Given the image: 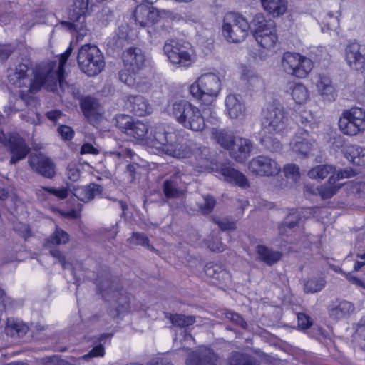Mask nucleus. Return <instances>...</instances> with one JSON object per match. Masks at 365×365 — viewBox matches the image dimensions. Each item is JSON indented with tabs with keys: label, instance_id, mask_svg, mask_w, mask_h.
<instances>
[{
	"label": "nucleus",
	"instance_id": "obj_1",
	"mask_svg": "<svg viewBox=\"0 0 365 365\" xmlns=\"http://www.w3.org/2000/svg\"><path fill=\"white\" fill-rule=\"evenodd\" d=\"M72 53L68 47L61 55L58 64L51 61L33 68L29 63H18L8 69V80L11 84L20 88L19 98H10L8 106L4 107L7 115L15 113L23 109L24 106L30 105L35 99L32 94L39 91L43 86L48 91H56L59 86L63 91L74 93L73 86L64 81L63 66Z\"/></svg>",
	"mask_w": 365,
	"mask_h": 365
},
{
	"label": "nucleus",
	"instance_id": "obj_2",
	"mask_svg": "<svg viewBox=\"0 0 365 365\" xmlns=\"http://www.w3.org/2000/svg\"><path fill=\"white\" fill-rule=\"evenodd\" d=\"M288 113L279 103L267 104L262 110L261 143L271 152H278L282 148L280 141L274 135H282L289 126Z\"/></svg>",
	"mask_w": 365,
	"mask_h": 365
},
{
	"label": "nucleus",
	"instance_id": "obj_3",
	"mask_svg": "<svg viewBox=\"0 0 365 365\" xmlns=\"http://www.w3.org/2000/svg\"><path fill=\"white\" fill-rule=\"evenodd\" d=\"M149 146L158 153H165L177 158L187 156L189 150L182 144V137L172 128L163 123H155L150 127Z\"/></svg>",
	"mask_w": 365,
	"mask_h": 365
},
{
	"label": "nucleus",
	"instance_id": "obj_4",
	"mask_svg": "<svg viewBox=\"0 0 365 365\" xmlns=\"http://www.w3.org/2000/svg\"><path fill=\"white\" fill-rule=\"evenodd\" d=\"M171 113L177 122L186 129L200 132L205 128L201 110L187 101L174 102L171 107Z\"/></svg>",
	"mask_w": 365,
	"mask_h": 365
},
{
	"label": "nucleus",
	"instance_id": "obj_5",
	"mask_svg": "<svg viewBox=\"0 0 365 365\" xmlns=\"http://www.w3.org/2000/svg\"><path fill=\"white\" fill-rule=\"evenodd\" d=\"M222 88L221 78L215 73L201 75L189 88L192 96L205 105H210L219 96Z\"/></svg>",
	"mask_w": 365,
	"mask_h": 365
},
{
	"label": "nucleus",
	"instance_id": "obj_6",
	"mask_svg": "<svg viewBox=\"0 0 365 365\" xmlns=\"http://www.w3.org/2000/svg\"><path fill=\"white\" fill-rule=\"evenodd\" d=\"M252 23V33L257 43L266 50L274 48L278 42L274 22L265 19L262 14H257Z\"/></svg>",
	"mask_w": 365,
	"mask_h": 365
},
{
	"label": "nucleus",
	"instance_id": "obj_7",
	"mask_svg": "<svg viewBox=\"0 0 365 365\" xmlns=\"http://www.w3.org/2000/svg\"><path fill=\"white\" fill-rule=\"evenodd\" d=\"M250 25L240 14H227L223 20L222 34L225 39L233 43L242 42L248 36Z\"/></svg>",
	"mask_w": 365,
	"mask_h": 365
},
{
	"label": "nucleus",
	"instance_id": "obj_8",
	"mask_svg": "<svg viewBox=\"0 0 365 365\" xmlns=\"http://www.w3.org/2000/svg\"><path fill=\"white\" fill-rule=\"evenodd\" d=\"M77 61L81 71L89 76L98 74L105 66L103 53L93 44H85L80 48Z\"/></svg>",
	"mask_w": 365,
	"mask_h": 365
},
{
	"label": "nucleus",
	"instance_id": "obj_9",
	"mask_svg": "<svg viewBox=\"0 0 365 365\" xmlns=\"http://www.w3.org/2000/svg\"><path fill=\"white\" fill-rule=\"evenodd\" d=\"M89 0H73V8L69 12V21H63L62 25L77 34V38L88 35L90 29L87 26L86 16L89 14Z\"/></svg>",
	"mask_w": 365,
	"mask_h": 365
},
{
	"label": "nucleus",
	"instance_id": "obj_10",
	"mask_svg": "<svg viewBox=\"0 0 365 365\" xmlns=\"http://www.w3.org/2000/svg\"><path fill=\"white\" fill-rule=\"evenodd\" d=\"M2 120L3 116L0 114V124ZM0 143L9 151L11 164H15L24 159L30 152V148L18 133H10L6 135L0 129Z\"/></svg>",
	"mask_w": 365,
	"mask_h": 365
},
{
	"label": "nucleus",
	"instance_id": "obj_11",
	"mask_svg": "<svg viewBox=\"0 0 365 365\" xmlns=\"http://www.w3.org/2000/svg\"><path fill=\"white\" fill-rule=\"evenodd\" d=\"M339 127L343 133L349 135L365 130V110L355 107L344 111L339 120Z\"/></svg>",
	"mask_w": 365,
	"mask_h": 365
},
{
	"label": "nucleus",
	"instance_id": "obj_12",
	"mask_svg": "<svg viewBox=\"0 0 365 365\" xmlns=\"http://www.w3.org/2000/svg\"><path fill=\"white\" fill-rule=\"evenodd\" d=\"M163 51L169 61L174 65L188 67L192 62V49L189 43L170 41L165 43Z\"/></svg>",
	"mask_w": 365,
	"mask_h": 365
},
{
	"label": "nucleus",
	"instance_id": "obj_13",
	"mask_svg": "<svg viewBox=\"0 0 365 365\" xmlns=\"http://www.w3.org/2000/svg\"><path fill=\"white\" fill-rule=\"evenodd\" d=\"M27 163L31 171L47 179L56 175V164L48 156L42 153H31Z\"/></svg>",
	"mask_w": 365,
	"mask_h": 365
},
{
	"label": "nucleus",
	"instance_id": "obj_14",
	"mask_svg": "<svg viewBox=\"0 0 365 365\" xmlns=\"http://www.w3.org/2000/svg\"><path fill=\"white\" fill-rule=\"evenodd\" d=\"M159 16L174 19L178 17V15L170 11H158L153 7L147 5H140L137 6L135 11V22L142 27L150 26L154 24Z\"/></svg>",
	"mask_w": 365,
	"mask_h": 365
},
{
	"label": "nucleus",
	"instance_id": "obj_15",
	"mask_svg": "<svg viewBox=\"0 0 365 365\" xmlns=\"http://www.w3.org/2000/svg\"><path fill=\"white\" fill-rule=\"evenodd\" d=\"M248 168L250 171L259 176H272L279 173L281 170L277 162L266 155H259L252 158Z\"/></svg>",
	"mask_w": 365,
	"mask_h": 365
},
{
	"label": "nucleus",
	"instance_id": "obj_16",
	"mask_svg": "<svg viewBox=\"0 0 365 365\" xmlns=\"http://www.w3.org/2000/svg\"><path fill=\"white\" fill-rule=\"evenodd\" d=\"M345 58L348 65L359 70L365 66V45L357 42L349 43L345 48Z\"/></svg>",
	"mask_w": 365,
	"mask_h": 365
},
{
	"label": "nucleus",
	"instance_id": "obj_17",
	"mask_svg": "<svg viewBox=\"0 0 365 365\" xmlns=\"http://www.w3.org/2000/svg\"><path fill=\"white\" fill-rule=\"evenodd\" d=\"M122 60L125 68L133 73H137L144 67L145 56L140 48L130 47L123 51Z\"/></svg>",
	"mask_w": 365,
	"mask_h": 365
},
{
	"label": "nucleus",
	"instance_id": "obj_18",
	"mask_svg": "<svg viewBox=\"0 0 365 365\" xmlns=\"http://www.w3.org/2000/svg\"><path fill=\"white\" fill-rule=\"evenodd\" d=\"M313 144L314 140L310 138L307 129H299L290 142V146L293 152L304 157L309 155Z\"/></svg>",
	"mask_w": 365,
	"mask_h": 365
},
{
	"label": "nucleus",
	"instance_id": "obj_19",
	"mask_svg": "<svg viewBox=\"0 0 365 365\" xmlns=\"http://www.w3.org/2000/svg\"><path fill=\"white\" fill-rule=\"evenodd\" d=\"M187 365H220V360L214 351L202 347L193 351L187 359Z\"/></svg>",
	"mask_w": 365,
	"mask_h": 365
},
{
	"label": "nucleus",
	"instance_id": "obj_20",
	"mask_svg": "<svg viewBox=\"0 0 365 365\" xmlns=\"http://www.w3.org/2000/svg\"><path fill=\"white\" fill-rule=\"evenodd\" d=\"M253 148L250 140L242 137H236L232 148L229 150L230 156L236 161L242 162L250 155Z\"/></svg>",
	"mask_w": 365,
	"mask_h": 365
},
{
	"label": "nucleus",
	"instance_id": "obj_21",
	"mask_svg": "<svg viewBox=\"0 0 365 365\" xmlns=\"http://www.w3.org/2000/svg\"><path fill=\"white\" fill-rule=\"evenodd\" d=\"M163 190L167 198H178L184 195L185 186L181 179V175L178 173L163 182Z\"/></svg>",
	"mask_w": 365,
	"mask_h": 365
},
{
	"label": "nucleus",
	"instance_id": "obj_22",
	"mask_svg": "<svg viewBox=\"0 0 365 365\" xmlns=\"http://www.w3.org/2000/svg\"><path fill=\"white\" fill-rule=\"evenodd\" d=\"M226 114L232 119H239L245 115V106L240 96L230 93L225 100Z\"/></svg>",
	"mask_w": 365,
	"mask_h": 365
},
{
	"label": "nucleus",
	"instance_id": "obj_23",
	"mask_svg": "<svg viewBox=\"0 0 365 365\" xmlns=\"http://www.w3.org/2000/svg\"><path fill=\"white\" fill-rule=\"evenodd\" d=\"M128 26H120L113 35L106 41L107 49L109 52L119 51L128 43Z\"/></svg>",
	"mask_w": 365,
	"mask_h": 365
},
{
	"label": "nucleus",
	"instance_id": "obj_24",
	"mask_svg": "<svg viewBox=\"0 0 365 365\" xmlns=\"http://www.w3.org/2000/svg\"><path fill=\"white\" fill-rule=\"evenodd\" d=\"M126 106L132 113L138 116H144L152 113V107L142 96H129L127 97Z\"/></svg>",
	"mask_w": 365,
	"mask_h": 365
},
{
	"label": "nucleus",
	"instance_id": "obj_25",
	"mask_svg": "<svg viewBox=\"0 0 365 365\" xmlns=\"http://www.w3.org/2000/svg\"><path fill=\"white\" fill-rule=\"evenodd\" d=\"M102 187L96 183H90L87 186L75 187L73 195L79 200L87 202L92 200L96 196L101 194Z\"/></svg>",
	"mask_w": 365,
	"mask_h": 365
},
{
	"label": "nucleus",
	"instance_id": "obj_26",
	"mask_svg": "<svg viewBox=\"0 0 365 365\" xmlns=\"http://www.w3.org/2000/svg\"><path fill=\"white\" fill-rule=\"evenodd\" d=\"M354 311V304L346 300L333 303L329 310V317L335 320H339L349 316Z\"/></svg>",
	"mask_w": 365,
	"mask_h": 365
},
{
	"label": "nucleus",
	"instance_id": "obj_27",
	"mask_svg": "<svg viewBox=\"0 0 365 365\" xmlns=\"http://www.w3.org/2000/svg\"><path fill=\"white\" fill-rule=\"evenodd\" d=\"M81 108L85 116L91 121L98 120L101 114V108L98 102L89 96L81 101Z\"/></svg>",
	"mask_w": 365,
	"mask_h": 365
},
{
	"label": "nucleus",
	"instance_id": "obj_28",
	"mask_svg": "<svg viewBox=\"0 0 365 365\" xmlns=\"http://www.w3.org/2000/svg\"><path fill=\"white\" fill-rule=\"evenodd\" d=\"M318 93L325 99L331 101L334 99L335 90L329 77L319 75L316 81Z\"/></svg>",
	"mask_w": 365,
	"mask_h": 365
},
{
	"label": "nucleus",
	"instance_id": "obj_29",
	"mask_svg": "<svg viewBox=\"0 0 365 365\" xmlns=\"http://www.w3.org/2000/svg\"><path fill=\"white\" fill-rule=\"evenodd\" d=\"M262 8L273 17L283 15L287 9V0H260Z\"/></svg>",
	"mask_w": 365,
	"mask_h": 365
},
{
	"label": "nucleus",
	"instance_id": "obj_30",
	"mask_svg": "<svg viewBox=\"0 0 365 365\" xmlns=\"http://www.w3.org/2000/svg\"><path fill=\"white\" fill-rule=\"evenodd\" d=\"M220 173L225 178V180L229 182L234 183L240 187H246L248 185L247 178L237 170L225 166L221 168Z\"/></svg>",
	"mask_w": 365,
	"mask_h": 365
},
{
	"label": "nucleus",
	"instance_id": "obj_31",
	"mask_svg": "<svg viewBox=\"0 0 365 365\" xmlns=\"http://www.w3.org/2000/svg\"><path fill=\"white\" fill-rule=\"evenodd\" d=\"M257 259L267 265H272L278 262L282 257V253L274 251L264 245H257L256 247Z\"/></svg>",
	"mask_w": 365,
	"mask_h": 365
},
{
	"label": "nucleus",
	"instance_id": "obj_32",
	"mask_svg": "<svg viewBox=\"0 0 365 365\" xmlns=\"http://www.w3.org/2000/svg\"><path fill=\"white\" fill-rule=\"evenodd\" d=\"M211 135L217 143L227 150L232 148V145L236 138L225 129L213 128Z\"/></svg>",
	"mask_w": 365,
	"mask_h": 365
},
{
	"label": "nucleus",
	"instance_id": "obj_33",
	"mask_svg": "<svg viewBox=\"0 0 365 365\" xmlns=\"http://www.w3.org/2000/svg\"><path fill=\"white\" fill-rule=\"evenodd\" d=\"M289 91L293 100L298 104L305 103L309 98V92L307 87L301 83L289 84Z\"/></svg>",
	"mask_w": 365,
	"mask_h": 365
},
{
	"label": "nucleus",
	"instance_id": "obj_34",
	"mask_svg": "<svg viewBox=\"0 0 365 365\" xmlns=\"http://www.w3.org/2000/svg\"><path fill=\"white\" fill-rule=\"evenodd\" d=\"M205 274L210 277L217 279L220 282L226 283L230 279V274L219 264L208 262L205 267Z\"/></svg>",
	"mask_w": 365,
	"mask_h": 365
},
{
	"label": "nucleus",
	"instance_id": "obj_35",
	"mask_svg": "<svg viewBox=\"0 0 365 365\" xmlns=\"http://www.w3.org/2000/svg\"><path fill=\"white\" fill-rule=\"evenodd\" d=\"M99 290L102 297L108 301L113 298L118 302L119 296L122 294L121 290L118 289L117 284L111 282L109 279L101 282Z\"/></svg>",
	"mask_w": 365,
	"mask_h": 365
},
{
	"label": "nucleus",
	"instance_id": "obj_36",
	"mask_svg": "<svg viewBox=\"0 0 365 365\" xmlns=\"http://www.w3.org/2000/svg\"><path fill=\"white\" fill-rule=\"evenodd\" d=\"M312 68L313 62L312 60L301 55L300 61L297 62L296 66H294V69H292L293 71L290 73V76L299 78H304L309 73Z\"/></svg>",
	"mask_w": 365,
	"mask_h": 365
},
{
	"label": "nucleus",
	"instance_id": "obj_37",
	"mask_svg": "<svg viewBox=\"0 0 365 365\" xmlns=\"http://www.w3.org/2000/svg\"><path fill=\"white\" fill-rule=\"evenodd\" d=\"M345 156L355 165H365L364 148L358 145H349L346 148Z\"/></svg>",
	"mask_w": 365,
	"mask_h": 365
},
{
	"label": "nucleus",
	"instance_id": "obj_38",
	"mask_svg": "<svg viewBox=\"0 0 365 365\" xmlns=\"http://www.w3.org/2000/svg\"><path fill=\"white\" fill-rule=\"evenodd\" d=\"M28 327L22 322L14 320L9 319L5 327V332L7 335L12 337H21L26 334Z\"/></svg>",
	"mask_w": 365,
	"mask_h": 365
},
{
	"label": "nucleus",
	"instance_id": "obj_39",
	"mask_svg": "<svg viewBox=\"0 0 365 365\" xmlns=\"http://www.w3.org/2000/svg\"><path fill=\"white\" fill-rule=\"evenodd\" d=\"M165 317L170 320L173 326L178 327H187L195 322V317L186 316L182 314L165 313Z\"/></svg>",
	"mask_w": 365,
	"mask_h": 365
},
{
	"label": "nucleus",
	"instance_id": "obj_40",
	"mask_svg": "<svg viewBox=\"0 0 365 365\" xmlns=\"http://www.w3.org/2000/svg\"><path fill=\"white\" fill-rule=\"evenodd\" d=\"M301 55L297 53L286 52L283 54L281 59V66L284 72L287 74L290 75L294 69V66H296L297 62L300 61Z\"/></svg>",
	"mask_w": 365,
	"mask_h": 365
},
{
	"label": "nucleus",
	"instance_id": "obj_41",
	"mask_svg": "<svg viewBox=\"0 0 365 365\" xmlns=\"http://www.w3.org/2000/svg\"><path fill=\"white\" fill-rule=\"evenodd\" d=\"M335 172V168L331 165H319L312 168L309 170L307 175L311 179L322 180L330 173Z\"/></svg>",
	"mask_w": 365,
	"mask_h": 365
},
{
	"label": "nucleus",
	"instance_id": "obj_42",
	"mask_svg": "<svg viewBox=\"0 0 365 365\" xmlns=\"http://www.w3.org/2000/svg\"><path fill=\"white\" fill-rule=\"evenodd\" d=\"M68 241V234L62 229L57 227L53 233L46 239L45 245L50 247L51 245H65Z\"/></svg>",
	"mask_w": 365,
	"mask_h": 365
},
{
	"label": "nucleus",
	"instance_id": "obj_43",
	"mask_svg": "<svg viewBox=\"0 0 365 365\" xmlns=\"http://www.w3.org/2000/svg\"><path fill=\"white\" fill-rule=\"evenodd\" d=\"M195 158L198 161L200 171L209 168L212 161V155L210 148L207 147H200L195 151Z\"/></svg>",
	"mask_w": 365,
	"mask_h": 365
},
{
	"label": "nucleus",
	"instance_id": "obj_44",
	"mask_svg": "<svg viewBox=\"0 0 365 365\" xmlns=\"http://www.w3.org/2000/svg\"><path fill=\"white\" fill-rule=\"evenodd\" d=\"M326 281L322 277H313L304 283V291L306 293H315L321 291L325 286Z\"/></svg>",
	"mask_w": 365,
	"mask_h": 365
},
{
	"label": "nucleus",
	"instance_id": "obj_45",
	"mask_svg": "<svg viewBox=\"0 0 365 365\" xmlns=\"http://www.w3.org/2000/svg\"><path fill=\"white\" fill-rule=\"evenodd\" d=\"M148 126L140 122H133L130 128L127 131V135L134 138L136 140H143L148 134Z\"/></svg>",
	"mask_w": 365,
	"mask_h": 365
},
{
	"label": "nucleus",
	"instance_id": "obj_46",
	"mask_svg": "<svg viewBox=\"0 0 365 365\" xmlns=\"http://www.w3.org/2000/svg\"><path fill=\"white\" fill-rule=\"evenodd\" d=\"M335 181V178L332 176L329 179V182L318 187L317 190L319 195L323 199H329L334 196L339 189L341 187L340 185H331Z\"/></svg>",
	"mask_w": 365,
	"mask_h": 365
},
{
	"label": "nucleus",
	"instance_id": "obj_47",
	"mask_svg": "<svg viewBox=\"0 0 365 365\" xmlns=\"http://www.w3.org/2000/svg\"><path fill=\"white\" fill-rule=\"evenodd\" d=\"M242 76L244 80L247 81L249 86L254 90H258L263 87L262 80L252 71L247 68L243 69Z\"/></svg>",
	"mask_w": 365,
	"mask_h": 365
},
{
	"label": "nucleus",
	"instance_id": "obj_48",
	"mask_svg": "<svg viewBox=\"0 0 365 365\" xmlns=\"http://www.w3.org/2000/svg\"><path fill=\"white\" fill-rule=\"evenodd\" d=\"M229 364L230 365H258L256 361H253L247 355H244L239 352H233L229 358Z\"/></svg>",
	"mask_w": 365,
	"mask_h": 365
},
{
	"label": "nucleus",
	"instance_id": "obj_49",
	"mask_svg": "<svg viewBox=\"0 0 365 365\" xmlns=\"http://www.w3.org/2000/svg\"><path fill=\"white\" fill-rule=\"evenodd\" d=\"M0 304L2 305V308H0V311H3L6 308H16L21 306L22 302L21 301H16L12 299L10 297L7 296L5 291L0 288Z\"/></svg>",
	"mask_w": 365,
	"mask_h": 365
},
{
	"label": "nucleus",
	"instance_id": "obj_50",
	"mask_svg": "<svg viewBox=\"0 0 365 365\" xmlns=\"http://www.w3.org/2000/svg\"><path fill=\"white\" fill-rule=\"evenodd\" d=\"M135 73L125 68L119 72V79L129 87H135L137 86Z\"/></svg>",
	"mask_w": 365,
	"mask_h": 365
},
{
	"label": "nucleus",
	"instance_id": "obj_51",
	"mask_svg": "<svg viewBox=\"0 0 365 365\" xmlns=\"http://www.w3.org/2000/svg\"><path fill=\"white\" fill-rule=\"evenodd\" d=\"M215 203L216 201L212 196L207 195L203 197L202 202H197V205L203 214H209L212 211Z\"/></svg>",
	"mask_w": 365,
	"mask_h": 365
},
{
	"label": "nucleus",
	"instance_id": "obj_52",
	"mask_svg": "<svg viewBox=\"0 0 365 365\" xmlns=\"http://www.w3.org/2000/svg\"><path fill=\"white\" fill-rule=\"evenodd\" d=\"M283 170L285 176L294 182L297 181L300 177L299 168L295 164H287L284 165Z\"/></svg>",
	"mask_w": 365,
	"mask_h": 365
},
{
	"label": "nucleus",
	"instance_id": "obj_53",
	"mask_svg": "<svg viewBox=\"0 0 365 365\" xmlns=\"http://www.w3.org/2000/svg\"><path fill=\"white\" fill-rule=\"evenodd\" d=\"M175 343L179 342L182 344V349H187L188 345H191L194 342L192 336L185 330L182 331L180 335H177L174 339Z\"/></svg>",
	"mask_w": 365,
	"mask_h": 365
},
{
	"label": "nucleus",
	"instance_id": "obj_54",
	"mask_svg": "<svg viewBox=\"0 0 365 365\" xmlns=\"http://www.w3.org/2000/svg\"><path fill=\"white\" fill-rule=\"evenodd\" d=\"M133 121L130 116L122 115L116 118V126L127 135V131L130 128Z\"/></svg>",
	"mask_w": 365,
	"mask_h": 365
},
{
	"label": "nucleus",
	"instance_id": "obj_55",
	"mask_svg": "<svg viewBox=\"0 0 365 365\" xmlns=\"http://www.w3.org/2000/svg\"><path fill=\"white\" fill-rule=\"evenodd\" d=\"M299 124L304 128L303 129H306V127H309L311 129L314 128V123L313 122V117L312 114L309 112L304 111L303 112L299 120ZM299 129H302L301 128Z\"/></svg>",
	"mask_w": 365,
	"mask_h": 365
},
{
	"label": "nucleus",
	"instance_id": "obj_56",
	"mask_svg": "<svg viewBox=\"0 0 365 365\" xmlns=\"http://www.w3.org/2000/svg\"><path fill=\"white\" fill-rule=\"evenodd\" d=\"M113 155L118 159H124L125 160H128V159L134 160L137 156L135 153L130 148H121L120 150L114 152Z\"/></svg>",
	"mask_w": 365,
	"mask_h": 365
},
{
	"label": "nucleus",
	"instance_id": "obj_57",
	"mask_svg": "<svg viewBox=\"0 0 365 365\" xmlns=\"http://www.w3.org/2000/svg\"><path fill=\"white\" fill-rule=\"evenodd\" d=\"M225 317L242 328H245L247 326L246 322L242 318V317L240 314L237 313L231 312H225Z\"/></svg>",
	"mask_w": 365,
	"mask_h": 365
},
{
	"label": "nucleus",
	"instance_id": "obj_58",
	"mask_svg": "<svg viewBox=\"0 0 365 365\" xmlns=\"http://www.w3.org/2000/svg\"><path fill=\"white\" fill-rule=\"evenodd\" d=\"M105 354L104 347L102 344L94 346L87 354L82 356V359L87 360L93 357L103 356Z\"/></svg>",
	"mask_w": 365,
	"mask_h": 365
},
{
	"label": "nucleus",
	"instance_id": "obj_59",
	"mask_svg": "<svg viewBox=\"0 0 365 365\" xmlns=\"http://www.w3.org/2000/svg\"><path fill=\"white\" fill-rule=\"evenodd\" d=\"M214 222L218 225L220 228L223 230H232L235 228V224L234 222L230 221L227 219H220V218H214Z\"/></svg>",
	"mask_w": 365,
	"mask_h": 365
},
{
	"label": "nucleus",
	"instance_id": "obj_60",
	"mask_svg": "<svg viewBox=\"0 0 365 365\" xmlns=\"http://www.w3.org/2000/svg\"><path fill=\"white\" fill-rule=\"evenodd\" d=\"M50 253L53 257L58 259V262L61 264L63 269H68L70 267V264L68 262H66L64 255L58 250H51Z\"/></svg>",
	"mask_w": 365,
	"mask_h": 365
},
{
	"label": "nucleus",
	"instance_id": "obj_61",
	"mask_svg": "<svg viewBox=\"0 0 365 365\" xmlns=\"http://www.w3.org/2000/svg\"><path fill=\"white\" fill-rule=\"evenodd\" d=\"M205 245L213 252H222L224 250L222 243L217 240H205Z\"/></svg>",
	"mask_w": 365,
	"mask_h": 365
},
{
	"label": "nucleus",
	"instance_id": "obj_62",
	"mask_svg": "<svg viewBox=\"0 0 365 365\" xmlns=\"http://www.w3.org/2000/svg\"><path fill=\"white\" fill-rule=\"evenodd\" d=\"M58 132L64 140H71L73 138L74 132L71 127L61 125L58 128Z\"/></svg>",
	"mask_w": 365,
	"mask_h": 365
},
{
	"label": "nucleus",
	"instance_id": "obj_63",
	"mask_svg": "<svg viewBox=\"0 0 365 365\" xmlns=\"http://www.w3.org/2000/svg\"><path fill=\"white\" fill-rule=\"evenodd\" d=\"M14 47L9 44L0 45V61H6L14 51Z\"/></svg>",
	"mask_w": 365,
	"mask_h": 365
},
{
	"label": "nucleus",
	"instance_id": "obj_64",
	"mask_svg": "<svg viewBox=\"0 0 365 365\" xmlns=\"http://www.w3.org/2000/svg\"><path fill=\"white\" fill-rule=\"evenodd\" d=\"M298 325L302 329H308L312 325L310 317L304 313L297 314Z\"/></svg>",
	"mask_w": 365,
	"mask_h": 365
}]
</instances>
